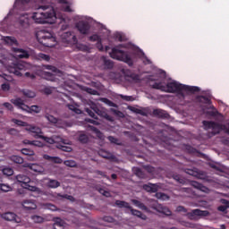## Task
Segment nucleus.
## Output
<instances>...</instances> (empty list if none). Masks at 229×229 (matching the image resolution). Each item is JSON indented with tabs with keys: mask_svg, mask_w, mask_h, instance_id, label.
Instances as JSON below:
<instances>
[{
	"mask_svg": "<svg viewBox=\"0 0 229 229\" xmlns=\"http://www.w3.org/2000/svg\"><path fill=\"white\" fill-rule=\"evenodd\" d=\"M121 47H126L124 45H119L112 48V51L109 53L111 58L114 60H119L120 62H124L128 65H133V55L130 52H125Z\"/></svg>",
	"mask_w": 229,
	"mask_h": 229,
	"instance_id": "20e7f679",
	"label": "nucleus"
},
{
	"mask_svg": "<svg viewBox=\"0 0 229 229\" xmlns=\"http://www.w3.org/2000/svg\"><path fill=\"white\" fill-rule=\"evenodd\" d=\"M89 130H91V131H93V133H95V135H97L98 139H104L103 133L101 132V131L98 130V128L94 126H89Z\"/></svg>",
	"mask_w": 229,
	"mask_h": 229,
	"instance_id": "e433bc0d",
	"label": "nucleus"
},
{
	"mask_svg": "<svg viewBox=\"0 0 229 229\" xmlns=\"http://www.w3.org/2000/svg\"><path fill=\"white\" fill-rule=\"evenodd\" d=\"M11 103L24 112L30 110V106H26L21 98H13L11 99Z\"/></svg>",
	"mask_w": 229,
	"mask_h": 229,
	"instance_id": "aec40b11",
	"label": "nucleus"
},
{
	"mask_svg": "<svg viewBox=\"0 0 229 229\" xmlns=\"http://www.w3.org/2000/svg\"><path fill=\"white\" fill-rule=\"evenodd\" d=\"M86 92H88L89 94H92L93 96H96L98 94V91L95 89H92L90 88H87L86 89Z\"/></svg>",
	"mask_w": 229,
	"mask_h": 229,
	"instance_id": "052dcab7",
	"label": "nucleus"
},
{
	"mask_svg": "<svg viewBox=\"0 0 229 229\" xmlns=\"http://www.w3.org/2000/svg\"><path fill=\"white\" fill-rule=\"evenodd\" d=\"M11 160L14 162V164H22L24 162V159L19 156L11 157Z\"/></svg>",
	"mask_w": 229,
	"mask_h": 229,
	"instance_id": "c03bdc74",
	"label": "nucleus"
},
{
	"mask_svg": "<svg viewBox=\"0 0 229 229\" xmlns=\"http://www.w3.org/2000/svg\"><path fill=\"white\" fill-rule=\"evenodd\" d=\"M79 140H80V142H82V144H86V142H89V136H87L83 132H81L79 134Z\"/></svg>",
	"mask_w": 229,
	"mask_h": 229,
	"instance_id": "79ce46f5",
	"label": "nucleus"
},
{
	"mask_svg": "<svg viewBox=\"0 0 229 229\" xmlns=\"http://www.w3.org/2000/svg\"><path fill=\"white\" fill-rule=\"evenodd\" d=\"M59 4H62V10L64 12H74L72 8H71V4L67 0H59Z\"/></svg>",
	"mask_w": 229,
	"mask_h": 229,
	"instance_id": "2f4dec72",
	"label": "nucleus"
},
{
	"mask_svg": "<svg viewBox=\"0 0 229 229\" xmlns=\"http://www.w3.org/2000/svg\"><path fill=\"white\" fill-rule=\"evenodd\" d=\"M24 167H29V169H31V171H34V173H39L40 174L44 173V167L38 164L27 163L24 165Z\"/></svg>",
	"mask_w": 229,
	"mask_h": 229,
	"instance_id": "4be33fe9",
	"label": "nucleus"
},
{
	"mask_svg": "<svg viewBox=\"0 0 229 229\" xmlns=\"http://www.w3.org/2000/svg\"><path fill=\"white\" fill-rule=\"evenodd\" d=\"M115 206L118 207L119 208H128L131 210V214L132 216H136L137 217H140V219H142L143 221H146L148 219V216L146 215L142 214V212L131 208V206H130V203L123 201V200H116L115 201Z\"/></svg>",
	"mask_w": 229,
	"mask_h": 229,
	"instance_id": "f8f14e48",
	"label": "nucleus"
},
{
	"mask_svg": "<svg viewBox=\"0 0 229 229\" xmlns=\"http://www.w3.org/2000/svg\"><path fill=\"white\" fill-rule=\"evenodd\" d=\"M115 38H117V40H119V42H123V40H124V37L123 36L122 33L120 32H117L115 34Z\"/></svg>",
	"mask_w": 229,
	"mask_h": 229,
	"instance_id": "bf43d9fd",
	"label": "nucleus"
},
{
	"mask_svg": "<svg viewBox=\"0 0 229 229\" xmlns=\"http://www.w3.org/2000/svg\"><path fill=\"white\" fill-rule=\"evenodd\" d=\"M52 139L55 140L54 144L56 142H61V144L57 146V148H59V149H62V151H65L66 153H71V151H72V148L69 146V144H71V141L65 140L58 136H54Z\"/></svg>",
	"mask_w": 229,
	"mask_h": 229,
	"instance_id": "2eb2a0df",
	"label": "nucleus"
},
{
	"mask_svg": "<svg viewBox=\"0 0 229 229\" xmlns=\"http://www.w3.org/2000/svg\"><path fill=\"white\" fill-rule=\"evenodd\" d=\"M3 105L7 108V110H13V106H12V104L5 102Z\"/></svg>",
	"mask_w": 229,
	"mask_h": 229,
	"instance_id": "0e129e2a",
	"label": "nucleus"
},
{
	"mask_svg": "<svg viewBox=\"0 0 229 229\" xmlns=\"http://www.w3.org/2000/svg\"><path fill=\"white\" fill-rule=\"evenodd\" d=\"M3 174H4L5 176H12V174H13V169L10 168V167H5L2 170Z\"/></svg>",
	"mask_w": 229,
	"mask_h": 229,
	"instance_id": "a18cd8bd",
	"label": "nucleus"
},
{
	"mask_svg": "<svg viewBox=\"0 0 229 229\" xmlns=\"http://www.w3.org/2000/svg\"><path fill=\"white\" fill-rule=\"evenodd\" d=\"M60 19V24H61V30H67V28H69V23L71 22V19L65 17V15H61V17H59Z\"/></svg>",
	"mask_w": 229,
	"mask_h": 229,
	"instance_id": "cd10ccee",
	"label": "nucleus"
},
{
	"mask_svg": "<svg viewBox=\"0 0 229 229\" xmlns=\"http://www.w3.org/2000/svg\"><path fill=\"white\" fill-rule=\"evenodd\" d=\"M193 187H195L196 189H199V191H201L202 192H208V189L205 186H203L202 184L198 183L197 182H193Z\"/></svg>",
	"mask_w": 229,
	"mask_h": 229,
	"instance_id": "a19ab883",
	"label": "nucleus"
},
{
	"mask_svg": "<svg viewBox=\"0 0 229 229\" xmlns=\"http://www.w3.org/2000/svg\"><path fill=\"white\" fill-rule=\"evenodd\" d=\"M44 69H47V71H51L53 73H51L50 72L42 71L40 73L41 78H44V80H47V81H56V76L60 74V70L51 65H45Z\"/></svg>",
	"mask_w": 229,
	"mask_h": 229,
	"instance_id": "9d476101",
	"label": "nucleus"
},
{
	"mask_svg": "<svg viewBox=\"0 0 229 229\" xmlns=\"http://www.w3.org/2000/svg\"><path fill=\"white\" fill-rule=\"evenodd\" d=\"M2 90H4V92H8V90H10V84L8 83H4L1 86Z\"/></svg>",
	"mask_w": 229,
	"mask_h": 229,
	"instance_id": "4d7b16f0",
	"label": "nucleus"
},
{
	"mask_svg": "<svg viewBox=\"0 0 229 229\" xmlns=\"http://www.w3.org/2000/svg\"><path fill=\"white\" fill-rule=\"evenodd\" d=\"M85 110L87 114L90 117H93L94 119H96V114H97V115H100V117H104L107 121H114V118H112V116L108 115V114H106L105 110L98 108V106L96 105H92L91 109L86 108Z\"/></svg>",
	"mask_w": 229,
	"mask_h": 229,
	"instance_id": "ddd939ff",
	"label": "nucleus"
},
{
	"mask_svg": "<svg viewBox=\"0 0 229 229\" xmlns=\"http://www.w3.org/2000/svg\"><path fill=\"white\" fill-rule=\"evenodd\" d=\"M156 198H157V199H161V201H167V199H169V196L162 192L156 193Z\"/></svg>",
	"mask_w": 229,
	"mask_h": 229,
	"instance_id": "ea45409f",
	"label": "nucleus"
},
{
	"mask_svg": "<svg viewBox=\"0 0 229 229\" xmlns=\"http://www.w3.org/2000/svg\"><path fill=\"white\" fill-rule=\"evenodd\" d=\"M38 59L39 60H45L46 62H49V55L46 54H39L38 55Z\"/></svg>",
	"mask_w": 229,
	"mask_h": 229,
	"instance_id": "6e6d98bb",
	"label": "nucleus"
},
{
	"mask_svg": "<svg viewBox=\"0 0 229 229\" xmlns=\"http://www.w3.org/2000/svg\"><path fill=\"white\" fill-rule=\"evenodd\" d=\"M31 221L36 224L44 223V217L38 216V215H33L30 216Z\"/></svg>",
	"mask_w": 229,
	"mask_h": 229,
	"instance_id": "4c0bfd02",
	"label": "nucleus"
},
{
	"mask_svg": "<svg viewBox=\"0 0 229 229\" xmlns=\"http://www.w3.org/2000/svg\"><path fill=\"white\" fill-rule=\"evenodd\" d=\"M16 180L17 182L21 183V187H23V189H28V191H31L32 192H38V194H42V191H40V189L30 185L31 179H30V177H28L27 175L18 174L16 176Z\"/></svg>",
	"mask_w": 229,
	"mask_h": 229,
	"instance_id": "9b49d317",
	"label": "nucleus"
},
{
	"mask_svg": "<svg viewBox=\"0 0 229 229\" xmlns=\"http://www.w3.org/2000/svg\"><path fill=\"white\" fill-rule=\"evenodd\" d=\"M31 0H15L13 10L9 12L7 17L4 19V21L6 22L8 17L15 13L20 28H28L30 26V14L22 12L28 10V3Z\"/></svg>",
	"mask_w": 229,
	"mask_h": 229,
	"instance_id": "7ed1b4c3",
	"label": "nucleus"
},
{
	"mask_svg": "<svg viewBox=\"0 0 229 229\" xmlns=\"http://www.w3.org/2000/svg\"><path fill=\"white\" fill-rule=\"evenodd\" d=\"M13 123H14V124H17V126H25L26 128H28V123L21 120L13 119Z\"/></svg>",
	"mask_w": 229,
	"mask_h": 229,
	"instance_id": "09e8293b",
	"label": "nucleus"
},
{
	"mask_svg": "<svg viewBox=\"0 0 229 229\" xmlns=\"http://www.w3.org/2000/svg\"><path fill=\"white\" fill-rule=\"evenodd\" d=\"M154 208L157 210V212H159V214H164L165 216H171L172 214L171 211L162 204H157Z\"/></svg>",
	"mask_w": 229,
	"mask_h": 229,
	"instance_id": "393cba45",
	"label": "nucleus"
},
{
	"mask_svg": "<svg viewBox=\"0 0 229 229\" xmlns=\"http://www.w3.org/2000/svg\"><path fill=\"white\" fill-rule=\"evenodd\" d=\"M26 144H30L31 146H37L38 148H42L44 143L39 140L27 141Z\"/></svg>",
	"mask_w": 229,
	"mask_h": 229,
	"instance_id": "49530a36",
	"label": "nucleus"
},
{
	"mask_svg": "<svg viewBox=\"0 0 229 229\" xmlns=\"http://www.w3.org/2000/svg\"><path fill=\"white\" fill-rule=\"evenodd\" d=\"M42 208H44L45 210H51L52 212H56V210H58L56 206H55L51 203L42 204Z\"/></svg>",
	"mask_w": 229,
	"mask_h": 229,
	"instance_id": "72a5a7b5",
	"label": "nucleus"
},
{
	"mask_svg": "<svg viewBox=\"0 0 229 229\" xmlns=\"http://www.w3.org/2000/svg\"><path fill=\"white\" fill-rule=\"evenodd\" d=\"M98 155H100V157H102L103 158H112V154H110L105 150H100L98 152Z\"/></svg>",
	"mask_w": 229,
	"mask_h": 229,
	"instance_id": "de8ad7c7",
	"label": "nucleus"
},
{
	"mask_svg": "<svg viewBox=\"0 0 229 229\" xmlns=\"http://www.w3.org/2000/svg\"><path fill=\"white\" fill-rule=\"evenodd\" d=\"M92 24V18L89 16H81L79 21L75 24L78 31L81 35H89L90 33V25Z\"/></svg>",
	"mask_w": 229,
	"mask_h": 229,
	"instance_id": "1a4fd4ad",
	"label": "nucleus"
},
{
	"mask_svg": "<svg viewBox=\"0 0 229 229\" xmlns=\"http://www.w3.org/2000/svg\"><path fill=\"white\" fill-rule=\"evenodd\" d=\"M5 44L8 46H18L19 42H17V39L11 36H5L2 38Z\"/></svg>",
	"mask_w": 229,
	"mask_h": 229,
	"instance_id": "c85d7f7f",
	"label": "nucleus"
},
{
	"mask_svg": "<svg viewBox=\"0 0 229 229\" xmlns=\"http://www.w3.org/2000/svg\"><path fill=\"white\" fill-rule=\"evenodd\" d=\"M217 210H219V212H226V206H219Z\"/></svg>",
	"mask_w": 229,
	"mask_h": 229,
	"instance_id": "774afa93",
	"label": "nucleus"
},
{
	"mask_svg": "<svg viewBox=\"0 0 229 229\" xmlns=\"http://www.w3.org/2000/svg\"><path fill=\"white\" fill-rule=\"evenodd\" d=\"M22 94H23V96H25V98H35V96H37L35 91H32L30 89H23Z\"/></svg>",
	"mask_w": 229,
	"mask_h": 229,
	"instance_id": "58836bf2",
	"label": "nucleus"
},
{
	"mask_svg": "<svg viewBox=\"0 0 229 229\" xmlns=\"http://www.w3.org/2000/svg\"><path fill=\"white\" fill-rule=\"evenodd\" d=\"M27 131H30V133H34L35 137H38V139H43L45 142H47L48 144H54L55 140L53 138H48L42 135V129H40L38 126L34 125H27L26 127Z\"/></svg>",
	"mask_w": 229,
	"mask_h": 229,
	"instance_id": "4468645a",
	"label": "nucleus"
},
{
	"mask_svg": "<svg viewBox=\"0 0 229 229\" xmlns=\"http://www.w3.org/2000/svg\"><path fill=\"white\" fill-rule=\"evenodd\" d=\"M1 217H2V219H4L5 221H13V223H21V217H19L13 212L4 213V214H2Z\"/></svg>",
	"mask_w": 229,
	"mask_h": 229,
	"instance_id": "a211bd4d",
	"label": "nucleus"
},
{
	"mask_svg": "<svg viewBox=\"0 0 229 229\" xmlns=\"http://www.w3.org/2000/svg\"><path fill=\"white\" fill-rule=\"evenodd\" d=\"M154 114L157 115L159 117H165V118L169 117V114H167V112H165V110H162V109L154 110Z\"/></svg>",
	"mask_w": 229,
	"mask_h": 229,
	"instance_id": "f704fd0d",
	"label": "nucleus"
},
{
	"mask_svg": "<svg viewBox=\"0 0 229 229\" xmlns=\"http://www.w3.org/2000/svg\"><path fill=\"white\" fill-rule=\"evenodd\" d=\"M143 189L144 191H147V192H157L158 191V184H144Z\"/></svg>",
	"mask_w": 229,
	"mask_h": 229,
	"instance_id": "7c9ffc66",
	"label": "nucleus"
},
{
	"mask_svg": "<svg viewBox=\"0 0 229 229\" xmlns=\"http://www.w3.org/2000/svg\"><path fill=\"white\" fill-rule=\"evenodd\" d=\"M61 39L64 44H72L73 46H76L78 51H89V47L78 43V38H76V35H74L71 31L64 32L63 34H61Z\"/></svg>",
	"mask_w": 229,
	"mask_h": 229,
	"instance_id": "423d86ee",
	"label": "nucleus"
},
{
	"mask_svg": "<svg viewBox=\"0 0 229 229\" xmlns=\"http://www.w3.org/2000/svg\"><path fill=\"white\" fill-rule=\"evenodd\" d=\"M211 115H213V117H217V115H218L219 117H222V116H223V115H222L221 114H219L216 110L213 111V112L211 113Z\"/></svg>",
	"mask_w": 229,
	"mask_h": 229,
	"instance_id": "338daca9",
	"label": "nucleus"
},
{
	"mask_svg": "<svg viewBox=\"0 0 229 229\" xmlns=\"http://www.w3.org/2000/svg\"><path fill=\"white\" fill-rule=\"evenodd\" d=\"M46 185L49 189H58L60 187V182L55 179H47Z\"/></svg>",
	"mask_w": 229,
	"mask_h": 229,
	"instance_id": "c756f323",
	"label": "nucleus"
},
{
	"mask_svg": "<svg viewBox=\"0 0 229 229\" xmlns=\"http://www.w3.org/2000/svg\"><path fill=\"white\" fill-rule=\"evenodd\" d=\"M100 64L103 65V69H112L114 67V62L106 56L100 57Z\"/></svg>",
	"mask_w": 229,
	"mask_h": 229,
	"instance_id": "5701e85b",
	"label": "nucleus"
},
{
	"mask_svg": "<svg viewBox=\"0 0 229 229\" xmlns=\"http://www.w3.org/2000/svg\"><path fill=\"white\" fill-rule=\"evenodd\" d=\"M31 19L36 24H55L58 17L53 5H39Z\"/></svg>",
	"mask_w": 229,
	"mask_h": 229,
	"instance_id": "f03ea898",
	"label": "nucleus"
},
{
	"mask_svg": "<svg viewBox=\"0 0 229 229\" xmlns=\"http://www.w3.org/2000/svg\"><path fill=\"white\" fill-rule=\"evenodd\" d=\"M189 216H199V217H207L210 216V213L208 210L193 209Z\"/></svg>",
	"mask_w": 229,
	"mask_h": 229,
	"instance_id": "bb28decb",
	"label": "nucleus"
},
{
	"mask_svg": "<svg viewBox=\"0 0 229 229\" xmlns=\"http://www.w3.org/2000/svg\"><path fill=\"white\" fill-rule=\"evenodd\" d=\"M69 110H72V112H75V114H81V110L78 109L75 106L68 105Z\"/></svg>",
	"mask_w": 229,
	"mask_h": 229,
	"instance_id": "864d4df0",
	"label": "nucleus"
},
{
	"mask_svg": "<svg viewBox=\"0 0 229 229\" xmlns=\"http://www.w3.org/2000/svg\"><path fill=\"white\" fill-rule=\"evenodd\" d=\"M203 125L205 127V130H208V131H211L212 135H217L220 131H225V133H227L229 135V123L228 126L225 124H220L215 122H208L204 121Z\"/></svg>",
	"mask_w": 229,
	"mask_h": 229,
	"instance_id": "6e6552de",
	"label": "nucleus"
},
{
	"mask_svg": "<svg viewBox=\"0 0 229 229\" xmlns=\"http://www.w3.org/2000/svg\"><path fill=\"white\" fill-rule=\"evenodd\" d=\"M176 212H183L184 214H187V209H185V208L182 206H179L176 208Z\"/></svg>",
	"mask_w": 229,
	"mask_h": 229,
	"instance_id": "e2e57ef3",
	"label": "nucleus"
},
{
	"mask_svg": "<svg viewBox=\"0 0 229 229\" xmlns=\"http://www.w3.org/2000/svg\"><path fill=\"white\" fill-rule=\"evenodd\" d=\"M103 220L106 223H114V217H112V216H104Z\"/></svg>",
	"mask_w": 229,
	"mask_h": 229,
	"instance_id": "680f3d73",
	"label": "nucleus"
},
{
	"mask_svg": "<svg viewBox=\"0 0 229 229\" xmlns=\"http://www.w3.org/2000/svg\"><path fill=\"white\" fill-rule=\"evenodd\" d=\"M64 164V165H67V167H76V161L74 160H66Z\"/></svg>",
	"mask_w": 229,
	"mask_h": 229,
	"instance_id": "8fccbe9b",
	"label": "nucleus"
},
{
	"mask_svg": "<svg viewBox=\"0 0 229 229\" xmlns=\"http://www.w3.org/2000/svg\"><path fill=\"white\" fill-rule=\"evenodd\" d=\"M0 191H2L3 192H10V191H12V186H10L6 183H1Z\"/></svg>",
	"mask_w": 229,
	"mask_h": 229,
	"instance_id": "37998d69",
	"label": "nucleus"
},
{
	"mask_svg": "<svg viewBox=\"0 0 229 229\" xmlns=\"http://www.w3.org/2000/svg\"><path fill=\"white\" fill-rule=\"evenodd\" d=\"M46 119H47V121H49V123H53L54 124H55L57 126V128H68L71 126V123H69L65 121L58 120L51 114H47Z\"/></svg>",
	"mask_w": 229,
	"mask_h": 229,
	"instance_id": "dca6fc26",
	"label": "nucleus"
},
{
	"mask_svg": "<svg viewBox=\"0 0 229 229\" xmlns=\"http://www.w3.org/2000/svg\"><path fill=\"white\" fill-rule=\"evenodd\" d=\"M131 203H133L138 208H140V210H148V208L144 203L140 202V200L137 199H131Z\"/></svg>",
	"mask_w": 229,
	"mask_h": 229,
	"instance_id": "c9c22d12",
	"label": "nucleus"
},
{
	"mask_svg": "<svg viewBox=\"0 0 229 229\" xmlns=\"http://www.w3.org/2000/svg\"><path fill=\"white\" fill-rule=\"evenodd\" d=\"M27 112H35L36 114L40 113V107L38 106H31L30 107L29 106V110Z\"/></svg>",
	"mask_w": 229,
	"mask_h": 229,
	"instance_id": "603ef678",
	"label": "nucleus"
},
{
	"mask_svg": "<svg viewBox=\"0 0 229 229\" xmlns=\"http://www.w3.org/2000/svg\"><path fill=\"white\" fill-rule=\"evenodd\" d=\"M24 210H37V202L34 199H24L21 201Z\"/></svg>",
	"mask_w": 229,
	"mask_h": 229,
	"instance_id": "6ab92c4d",
	"label": "nucleus"
},
{
	"mask_svg": "<svg viewBox=\"0 0 229 229\" xmlns=\"http://www.w3.org/2000/svg\"><path fill=\"white\" fill-rule=\"evenodd\" d=\"M125 80L130 81V83H139L140 81V77L139 74L133 73V72L130 70L125 71Z\"/></svg>",
	"mask_w": 229,
	"mask_h": 229,
	"instance_id": "f3484780",
	"label": "nucleus"
},
{
	"mask_svg": "<svg viewBox=\"0 0 229 229\" xmlns=\"http://www.w3.org/2000/svg\"><path fill=\"white\" fill-rule=\"evenodd\" d=\"M13 55L16 59L17 58H28L30 56V54L22 48H17V47H13Z\"/></svg>",
	"mask_w": 229,
	"mask_h": 229,
	"instance_id": "412c9836",
	"label": "nucleus"
},
{
	"mask_svg": "<svg viewBox=\"0 0 229 229\" xmlns=\"http://www.w3.org/2000/svg\"><path fill=\"white\" fill-rule=\"evenodd\" d=\"M137 55L140 56V60L143 62L145 65H150L151 60L146 56V54L140 49L137 50Z\"/></svg>",
	"mask_w": 229,
	"mask_h": 229,
	"instance_id": "a878e982",
	"label": "nucleus"
},
{
	"mask_svg": "<svg viewBox=\"0 0 229 229\" xmlns=\"http://www.w3.org/2000/svg\"><path fill=\"white\" fill-rule=\"evenodd\" d=\"M99 192L100 194H102L103 196H106V198H110V192L109 191H106L103 189H100L99 190Z\"/></svg>",
	"mask_w": 229,
	"mask_h": 229,
	"instance_id": "13d9d810",
	"label": "nucleus"
},
{
	"mask_svg": "<svg viewBox=\"0 0 229 229\" xmlns=\"http://www.w3.org/2000/svg\"><path fill=\"white\" fill-rule=\"evenodd\" d=\"M36 37L39 44L45 46V47H55L56 46V38L51 31L42 30L36 33Z\"/></svg>",
	"mask_w": 229,
	"mask_h": 229,
	"instance_id": "39448f33",
	"label": "nucleus"
},
{
	"mask_svg": "<svg viewBox=\"0 0 229 229\" xmlns=\"http://www.w3.org/2000/svg\"><path fill=\"white\" fill-rule=\"evenodd\" d=\"M2 64L4 65L5 69L11 72V74H15V76H22L21 71H26V67L28 65L26 63L14 64L12 60L3 61Z\"/></svg>",
	"mask_w": 229,
	"mask_h": 229,
	"instance_id": "0eeeda50",
	"label": "nucleus"
},
{
	"mask_svg": "<svg viewBox=\"0 0 229 229\" xmlns=\"http://www.w3.org/2000/svg\"><path fill=\"white\" fill-rule=\"evenodd\" d=\"M67 225L64 223V220L57 218L53 225L54 229H65Z\"/></svg>",
	"mask_w": 229,
	"mask_h": 229,
	"instance_id": "473e14b6",
	"label": "nucleus"
},
{
	"mask_svg": "<svg viewBox=\"0 0 229 229\" xmlns=\"http://www.w3.org/2000/svg\"><path fill=\"white\" fill-rule=\"evenodd\" d=\"M21 153H22V155H27L30 157H32V155H35V152L33 150L28 149V148L21 149Z\"/></svg>",
	"mask_w": 229,
	"mask_h": 229,
	"instance_id": "3c124183",
	"label": "nucleus"
},
{
	"mask_svg": "<svg viewBox=\"0 0 229 229\" xmlns=\"http://www.w3.org/2000/svg\"><path fill=\"white\" fill-rule=\"evenodd\" d=\"M54 164H62V162H64V160H62V158H60L59 157H52V161Z\"/></svg>",
	"mask_w": 229,
	"mask_h": 229,
	"instance_id": "5fc2aeb1",
	"label": "nucleus"
},
{
	"mask_svg": "<svg viewBox=\"0 0 229 229\" xmlns=\"http://www.w3.org/2000/svg\"><path fill=\"white\" fill-rule=\"evenodd\" d=\"M159 72L164 81L153 84V89H157V90H162V92L175 94L181 101H185L187 96H191L194 92H199V87L184 85L172 79L167 80L165 78V72L160 70Z\"/></svg>",
	"mask_w": 229,
	"mask_h": 229,
	"instance_id": "f257e3e1",
	"label": "nucleus"
},
{
	"mask_svg": "<svg viewBox=\"0 0 229 229\" xmlns=\"http://www.w3.org/2000/svg\"><path fill=\"white\" fill-rule=\"evenodd\" d=\"M89 40L91 42H98L97 47L99 51H105V48L103 47V44L101 43V38L98 34H94L89 37Z\"/></svg>",
	"mask_w": 229,
	"mask_h": 229,
	"instance_id": "b1692460",
	"label": "nucleus"
},
{
	"mask_svg": "<svg viewBox=\"0 0 229 229\" xmlns=\"http://www.w3.org/2000/svg\"><path fill=\"white\" fill-rule=\"evenodd\" d=\"M108 140L111 141L113 144H119L117 142V139L114 138L113 136H109L108 138Z\"/></svg>",
	"mask_w": 229,
	"mask_h": 229,
	"instance_id": "69168bd1",
	"label": "nucleus"
}]
</instances>
